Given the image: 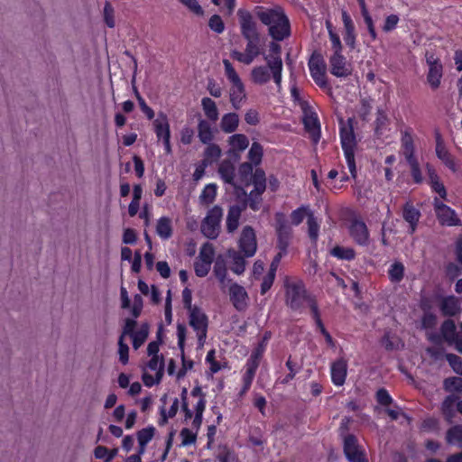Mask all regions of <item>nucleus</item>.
Segmentation results:
<instances>
[{
  "instance_id": "f257e3e1",
  "label": "nucleus",
  "mask_w": 462,
  "mask_h": 462,
  "mask_svg": "<svg viewBox=\"0 0 462 462\" xmlns=\"http://www.w3.org/2000/svg\"><path fill=\"white\" fill-rule=\"evenodd\" d=\"M257 17L269 26V34L276 41H282L290 35V23L280 8L264 9L257 7Z\"/></svg>"
},
{
  "instance_id": "f03ea898",
  "label": "nucleus",
  "mask_w": 462,
  "mask_h": 462,
  "mask_svg": "<svg viewBox=\"0 0 462 462\" xmlns=\"http://www.w3.org/2000/svg\"><path fill=\"white\" fill-rule=\"evenodd\" d=\"M315 300L307 294L302 282H291L286 284V303L292 310H300L305 304L310 307V301Z\"/></svg>"
},
{
  "instance_id": "7ed1b4c3",
  "label": "nucleus",
  "mask_w": 462,
  "mask_h": 462,
  "mask_svg": "<svg viewBox=\"0 0 462 462\" xmlns=\"http://www.w3.org/2000/svg\"><path fill=\"white\" fill-rule=\"evenodd\" d=\"M340 139L341 144L344 151V154L346 160V163L349 171L353 178L356 177V168L355 162V146H356V136L353 131V127L344 126L340 129Z\"/></svg>"
},
{
  "instance_id": "20e7f679",
  "label": "nucleus",
  "mask_w": 462,
  "mask_h": 462,
  "mask_svg": "<svg viewBox=\"0 0 462 462\" xmlns=\"http://www.w3.org/2000/svg\"><path fill=\"white\" fill-rule=\"evenodd\" d=\"M222 217L223 209L219 206H215L208 210L201 224V232L206 237L216 239L218 236Z\"/></svg>"
},
{
  "instance_id": "39448f33",
  "label": "nucleus",
  "mask_w": 462,
  "mask_h": 462,
  "mask_svg": "<svg viewBox=\"0 0 462 462\" xmlns=\"http://www.w3.org/2000/svg\"><path fill=\"white\" fill-rule=\"evenodd\" d=\"M188 311L189 326L196 331L199 346L202 347L207 338L208 326V317L199 307H195Z\"/></svg>"
},
{
  "instance_id": "423d86ee",
  "label": "nucleus",
  "mask_w": 462,
  "mask_h": 462,
  "mask_svg": "<svg viewBox=\"0 0 462 462\" xmlns=\"http://www.w3.org/2000/svg\"><path fill=\"white\" fill-rule=\"evenodd\" d=\"M281 51L282 48L280 44L273 42L270 43V54L263 56L264 60L270 67L273 79L278 88H280L282 86L283 67L282 60L281 57Z\"/></svg>"
},
{
  "instance_id": "0eeeda50",
  "label": "nucleus",
  "mask_w": 462,
  "mask_h": 462,
  "mask_svg": "<svg viewBox=\"0 0 462 462\" xmlns=\"http://www.w3.org/2000/svg\"><path fill=\"white\" fill-rule=\"evenodd\" d=\"M301 108L303 111V125L306 132L309 134L313 143L317 144L321 136L320 124L317 114L306 103L301 102Z\"/></svg>"
},
{
  "instance_id": "6e6552de",
  "label": "nucleus",
  "mask_w": 462,
  "mask_h": 462,
  "mask_svg": "<svg viewBox=\"0 0 462 462\" xmlns=\"http://www.w3.org/2000/svg\"><path fill=\"white\" fill-rule=\"evenodd\" d=\"M433 207L437 218L441 226H457L462 225V222L457 217L456 211L440 201L439 199H434Z\"/></svg>"
},
{
  "instance_id": "1a4fd4ad",
  "label": "nucleus",
  "mask_w": 462,
  "mask_h": 462,
  "mask_svg": "<svg viewBox=\"0 0 462 462\" xmlns=\"http://www.w3.org/2000/svg\"><path fill=\"white\" fill-rule=\"evenodd\" d=\"M426 62L429 66L427 81L432 89H437L440 86L443 76V66L439 58L434 53L427 51L425 54Z\"/></svg>"
},
{
  "instance_id": "9d476101",
  "label": "nucleus",
  "mask_w": 462,
  "mask_h": 462,
  "mask_svg": "<svg viewBox=\"0 0 462 462\" xmlns=\"http://www.w3.org/2000/svg\"><path fill=\"white\" fill-rule=\"evenodd\" d=\"M247 43L245 46V52L234 50L231 51V57L245 65L251 64L256 57L262 54L260 47V39L246 40Z\"/></svg>"
},
{
  "instance_id": "9b49d317",
  "label": "nucleus",
  "mask_w": 462,
  "mask_h": 462,
  "mask_svg": "<svg viewBox=\"0 0 462 462\" xmlns=\"http://www.w3.org/2000/svg\"><path fill=\"white\" fill-rule=\"evenodd\" d=\"M237 14L243 37L245 40L260 39V34L256 28V23L254 21L250 12L239 9Z\"/></svg>"
},
{
  "instance_id": "f8f14e48",
  "label": "nucleus",
  "mask_w": 462,
  "mask_h": 462,
  "mask_svg": "<svg viewBox=\"0 0 462 462\" xmlns=\"http://www.w3.org/2000/svg\"><path fill=\"white\" fill-rule=\"evenodd\" d=\"M239 249L245 257H252L257 250L255 233L250 226L243 228L239 238Z\"/></svg>"
},
{
  "instance_id": "ddd939ff",
  "label": "nucleus",
  "mask_w": 462,
  "mask_h": 462,
  "mask_svg": "<svg viewBox=\"0 0 462 462\" xmlns=\"http://www.w3.org/2000/svg\"><path fill=\"white\" fill-rule=\"evenodd\" d=\"M309 68L314 81L320 87L326 86V64L320 54L313 53L311 55Z\"/></svg>"
},
{
  "instance_id": "4468645a",
  "label": "nucleus",
  "mask_w": 462,
  "mask_h": 462,
  "mask_svg": "<svg viewBox=\"0 0 462 462\" xmlns=\"http://www.w3.org/2000/svg\"><path fill=\"white\" fill-rule=\"evenodd\" d=\"M344 453L349 462H367L356 438L352 434H347L344 438Z\"/></svg>"
},
{
  "instance_id": "2eb2a0df",
  "label": "nucleus",
  "mask_w": 462,
  "mask_h": 462,
  "mask_svg": "<svg viewBox=\"0 0 462 462\" xmlns=\"http://www.w3.org/2000/svg\"><path fill=\"white\" fill-rule=\"evenodd\" d=\"M330 72L337 78H346L352 73L351 65L346 61L342 52L333 53L329 59Z\"/></svg>"
},
{
  "instance_id": "dca6fc26",
  "label": "nucleus",
  "mask_w": 462,
  "mask_h": 462,
  "mask_svg": "<svg viewBox=\"0 0 462 462\" xmlns=\"http://www.w3.org/2000/svg\"><path fill=\"white\" fill-rule=\"evenodd\" d=\"M349 233L353 240L362 246H366L370 242L368 228L365 222L354 219L349 226Z\"/></svg>"
},
{
  "instance_id": "f3484780",
  "label": "nucleus",
  "mask_w": 462,
  "mask_h": 462,
  "mask_svg": "<svg viewBox=\"0 0 462 462\" xmlns=\"http://www.w3.org/2000/svg\"><path fill=\"white\" fill-rule=\"evenodd\" d=\"M229 296L234 307L238 311H243L247 307L248 294L245 288L237 283L229 287Z\"/></svg>"
},
{
  "instance_id": "a211bd4d",
  "label": "nucleus",
  "mask_w": 462,
  "mask_h": 462,
  "mask_svg": "<svg viewBox=\"0 0 462 462\" xmlns=\"http://www.w3.org/2000/svg\"><path fill=\"white\" fill-rule=\"evenodd\" d=\"M218 173L224 182L230 184L237 190H241L242 193L246 196V191L243 189L235 180L236 169L234 164L229 160L223 161L218 167Z\"/></svg>"
},
{
  "instance_id": "6ab92c4d",
  "label": "nucleus",
  "mask_w": 462,
  "mask_h": 462,
  "mask_svg": "<svg viewBox=\"0 0 462 462\" xmlns=\"http://www.w3.org/2000/svg\"><path fill=\"white\" fill-rule=\"evenodd\" d=\"M276 231L278 236L277 246L279 250H283V252H287V248L289 246L290 240L291 237V227L282 217H279L277 218Z\"/></svg>"
},
{
  "instance_id": "aec40b11",
  "label": "nucleus",
  "mask_w": 462,
  "mask_h": 462,
  "mask_svg": "<svg viewBox=\"0 0 462 462\" xmlns=\"http://www.w3.org/2000/svg\"><path fill=\"white\" fill-rule=\"evenodd\" d=\"M439 308L443 316L453 317L461 311V302L453 295L446 296L440 299Z\"/></svg>"
},
{
  "instance_id": "412c9836",
  "label": "nucleus",
  "mask_w": 462,
  "mask_h": 462,
  "mask_svg": "<svg viewBox=\"0 0 462 462\" xmlns=\"http://www.w3.org/2000/svg\"><path fill=\"white\" fill-rule=\"evenodd\" d=\"M347 373V362L339 358L331 365V379L334 384L341 386L345 383Z\"/></svg>"
},
{
  "instance_id": "4be33fe9",
  "label": "nucleus",
  "mask_w": 462,
  "mask_h": 462,
  "mask_svg": "<svg viewBox=\"0 0 462 462\" xmlns=\"http://www.w3.org/2000/svg\"><path fill=\"white\" fill-rule=\"evenodd\" d=\"M153 127L158 141L171 139L170 124L164 113L158 114V117L153 121Z\"/></svg>"
},
{
  "instance_id": "5701e85b",
  "label": "nucleus",
  "mask_w": 462,
  "mask_h": 462,
  "mask_svg": "<svg viewBox=\"0 0 462 462\" xmlns=\"http://www.w3.org/2000/svg\"><path fill=\"white\" fill-rule=\"evenodd\" d=\"M402 217L409 223V233L413 234L420 217V212L411 203L407 202L402 208Z\"/></svg>"
},
{
  "instance_id": "b1692460",
  "label": "nucleus",
  "mask_w": 462,
  "mask_h": 462,
  "mask_svg": "<svg viewBox=\"0 0 462 462\" xmlns=\"http://www.w3.org/2000/svg\"><path fill=\"white\" fill-rule=\"evenodd\" d=\"M230 103L234 109L239 110L246 99L243 82L234 84L229 91Z\"/></svg>"
},
{
  "instance_id": "393cba45",
  "label": "nucleus",
  "mask_w": 462,
  "mask_h": 462,
  "mask_svg": "<svg viewBox=\"0 0 462 462\" xmlns=\"http://www.w3.org/2000/svg\"><path fill=\"white\" fill-rule=\"evenodd\" d=\"M245 204H244L242 206L234 205L229 208L226 217L227 232L233 233L237 229L241 213L244 209H245Z\"/></svg>"
},
{
  "instance_id": "a878e982",
  "label": "nucleus",
  "mask_w": 462,
  "mask_h": 462,
  "mask_svg": "<svg viewBox=\"0 0 462 462\" xmlns=\"http://www.w3.org/2000/svg\"><path fill=\"white\" fill-rule=\"evenodd\" d=\"M251 79L252 81L257 85H264L268 83L271 79H273L269 65L266 63L265 66L261 65L253 68L251 70Z\"/></svg>"
},
{
  "instance_id": "bb28decb",
  "label": "nucleus",
  "mask_w": 462,
  "mask_h": 462,
  "mask_svg": "<svg viewBox=\"0 0 462 462\" xmlns=\"http://www.w3.org/2000/svg\"><path fill=\"white\" fill-rule=\"evenodd\" d=\"M457 402L458 397L451 394L447 396L441 404L442 414L448 423H453Z\"/></svg>"
},
{
  "instance_id": "cd10ccee",
  "label": "nucleus",
  "mask_w": 462,
  "mask_h": 462,
  "mask_svg": "<svg viewBox=\"0 0 462 462\" xmlns=\"http://www.w3.org/2000/svg\"><path fill=\"white\" fill-rule=\"evenodd\" d=\"M227 256L230 259V270L237 275L244 273L245 270V257L236 250H228Z\"/></svg>"
},
{
  "instance_id": "c85d7f7f",
  "label": "nucleus",
  "mask_w": 462,
  "mask_h": 462,
  "mask_svg": "<svg viewBox=\"0 0 462 462\" xmlns=\"http://www.w3.org/2000/svg\"><path fill=\"white\" fill-rule=\"evenodd\" d=\"M239 125V116L236 113L225 114L220 121V128L224 133H234Z\"/></svg>"
},
{
  "instance_id": "c756f323",
  "label": "nucleus",
  "mask_w": 462,
  "mask_h": 462,
  "mask_svg": "<svg viewBox=\"0 0 462 462\" xmlns=\"http://www.w3.org/2000/svg\"><path fill=\"white\" fill-rule=\"evenodd\" d=\"M156 233L162 239L170 238L172 235L171 220L167 217H160L156 225Z\"/></svg>"
},
{
  "instance_id": "7c9ffc66",
  "label": "nucleus",
  "mask_w": 462,
  "mask_h": 462,
  "mask_svg": "<svg viewBox=\"0 0 462 462\" xmlns=\"http://www.w3.org/2000/svg\"><path fill=\"white\" fill-rule=\"evenodd\" d=\"M440 331L443 337L449 345H452L453 342L460 337L456 333V325L451 319H447L442 323Z\"/></svg>"
},
{
  "instance_id": "2f4dec72",
  "label": "nucleus",
  "mask_w": 462,
  "mask_h": 462,
  "mask_svg": "<svg viewBox=\"0 0 462 462\" xmlns=\"http://www.w3.org/2000/svg\"><path fill=\"white\" fill-rule=\"evenodd\" d=\"M201 106L205 116L212 122H216L218 119V109L216 102L209 97H203L201 100Z\"/></svg>"
},
{
  "instance_id": "473e14b6",
  "label": "nucleus",
  "mask_w": 462,
  "mask_h": 462,
  "mask_svg": "<svg viewBox=\"0 0 462 462\" xmlns=\"http://www.w3.org/2000/svg\"><path fill=\"white\" fill-rule=\"evenodd\" d=\"M208 144V145L204 152V159L202 162L205 167L217 162L221 156V149L217 144L210 143Z\"/></svg>"
},
{
  "instance_id": "72a5a7b5",
  "label": "nucleus",
  "mask_w": 462,
  "mask_h": 462,
  "mask_svg": "<svg viewBox=\"0 0 462 462\" xmlns=\"http://www.w3.org/2000/svg\"><path fill=\"white\" fill-rule=\"evenodd\" d=\"M436 153L437 156L445 163V165L450 169L452 171H457L456 163L449 152L447 151L445 146L440 141L437 142L436 145Z\"/></svg>"
},
{
  "instance_id": "f704fd0d",
  "label": "nucleus",
  "mask_w": 462,
  "mask_h": 462,
  "mask_svg": "<svg viewBox=\"0 0 462 462\" xmlns=\"http://www.w3.org/2000/svg\"><path fill=\"white\" fill-rule=\"evenodd\" d=\"M149 335V325L147 323H143L141 325L138 330L135 331L130 337L133 340V347L136 350L138 349L147 339Z\"/></svg>"
},
{
  "instance_id": "c9c22d12",
  "label": "nucleus",
  "mask_w": 462,
  "mask_h": 462,
  "mask_svg": "<svg viewBox=\"0 0 462 462\" xmlns=\"http://www.w3.org/2000/svg\"><path fill=\"white\" fill-rule=\"evenodd\" d=\"M198 136L201 143H209L213 139V133L209 123L200 119L198 125Z\"/></svg>"
},
{
  "instance_id": "e433bc0d",
  "label": "nucleus",
  "mask_w": 462,
  "mask_h": 462,
  "mask_svg": "<svg viewBox=\"0 0 462 462\" xmlns=\"http://www.w3.org/2000/svg\"><path fill=\"white\" fill-rule=\"evenodd\" d=\"M217 196V185L214 183L208 184L199 195V203L208 206L213 203Z\"/></svg>"
},
{
  "instance_id": "4c0bfd02",
  "label": "nucleus",
  "mask_w": 462,
  "mask_h": 462,
  "mask_svg": "<svg viewBox=\"0 0 462 462\" xmlns=\"http://www.w3.org/2000/svg\"><path fill=\"white\" fill-rule=\"evenodd\" d=\"M446 440L450 445L462 447V425H456L448 430Z\"/></svg>"
},
{
  "instance_id": "58836bf2",
  "label": "nucleus",
  "mask_w": 462,
  "mask_h": 462,
  "mask_svg": "<svg viewBox=\"0 0 462 462\" xmlns=\"http://www.w3.org/2000/svg\"><path fill=\"white\" fill-rule=\"evenodd\" d=\"M402 147L403 149V154H404L406 160L415 158L414 157L413 139H412L411 134L407 131L402 133Z\"/></svg>"
},
{
  "instance_id": "ea45409f",
  "label": "nucleus",
  "mask_w": 462,
  "mask_h": 462,
  "mask_svg": "<svg viewBox=\"0 0 462 462\" xmlns=\"http://www.w3.org/2000/svg\"><path fill=\"white\" fill-rule=\"evenodd\" d=\"M228 143L234 150L244 151L249 145L248 138L243 134H236L229 137Z\"/></svg>"
},
{
  "instance_id": "a19ab883",
  "label": "nucleus",
  "mask_w": 462,
  "mask_h": 462,
  "mask_svg": "<svg viewBox=\"0 0 462 462\" xmlns=\"http://www.w3.org/2000/svg\"><path fill=\"white\" fill-rule=\"evenodd\" d=\"M331 255L339 260H353L356 256L354 249L337 245L330 251Z\"/></svg>"
},
{
  "instance_id": "79ce46f5",
  "label": "nucleus",
  "mask_w": 462,
  "mask_h": 462,
  "mask_svg": "<svg viewBox=\"0 0 462 462\" xmlns=\"http://www.w3.org/2000/svg\"><path fill=\"white\" fill-rule=\"evenodd\" d=\"M240 182L249 185V181L253 175V164L250 162H243L238 169Z\"/></svg>"
},
{
  "instance_id": "37998d69",
  "label": "nucleus",
  "mask_w": 462,
  "mask_h": 462,
  "mask_svg": "<svg viewBox=\"0 0 462 462\" xmlns=\"http://www.w3.org/2000/svg\"><path fill=\"white\" fill-rule=\"evenodd\" d=\"M308 233L310 238L316 242L319 237V225L317 221V218L314 217L313 213L308 214Z\"/></svg>"
},
{
  "instance_id": "c03bdc74",
  "label": "nucleus",
  "mask_w": 462,
  "mask_h": 462,
  "mask_svg": "<svg viewBox=\"0 0 462 462\" xmlns=\"http://www.w3.org/2000/svg\"><path fill=\"white\" fill-rule=\"evenodd\" d=\"M263 157V147L259 143H253L248 152V158L251 161L250 163L258 165Z\"/></svg>"
},
{
  "instance_id": "a18cd8bd",
  "label": "nucleus",
  "mask_w": 462,
  "mask_h": 462,
  "mask_svg": "<svg viewBox=\"0 0 462 462\" xmlns=\"http://www.w3.org/2000/svg\"><path fill=\"white\" fill-rule=\"evenodd\" d=\"M388 274L392 282H401L404 274L403 264L400 262L393 263L389 269Z\"/></svg>"
},
{
  "instance_id": "49530a36",
  "label": "nucleus",
  "mask_w": 462,
  "mask_h": 462,
  "mask_svg": "<svg viewBox=\"0 0 462 462\" xmlns=\"http://www.w3.org/2000/svg\"><path fill=\"white\" fill-rule=\"evenodd\" d=\"M214 254L215 252L212 245L207 243L201 246L199 254V259L201 262L211 264L214 260Z\"/></svg>"
},
{
  "instance_id": "de8ad7c7",
  "label": "nucleus",
  "mask_w": 462,
  "mask_h": 462,
  "mask_svg": "<svg viewBox=\"0 0 462 462\" xmlns=\"http://www.w3.org/2000/svg\"><path fill=\"white\" fill-rule=\"evenodd\" d=\"M225 74L232 85L242 82L232 63L228 60H223Z\"/></svg>"
},
{
  "instance_id": "09e8293b",
  "label": "nucleus",
  "mask_w": 462,
  "mask_h": 462,
  "mask_svg": "<svg viewBox=\"0 0 462 462\" xmlns=\"http://www.w3.org/2000/svg\"><path fill=\"white\" fill-rule=\"evenodd\" d=\"M104 22L109 28H114L115 22V9L109 2H106L103 10Z\"/></svg>"
},
{
  "instance_id": "8fccbe9b",
  "label": "nucleus",
  "mask_w": 462,
  "mask_h": 462,
  "mask_svg": "<svg viewBox=\"0 0 462 462\" xmlns=\"http://www.w3.org/2000/svg\"><path fill=\"white\" fill-rule=\"evenodd\" d=\"M154 433H155V428L152 426H149L147 428L142 429L136 434L138 444H148L153 438Z\"/></svg>"
},
{
  "instance_id": "3c124183",
  "label": "nucleus",
  "mask_w": 462,
  "mask_h": 462,
  "mask_svg": "<svg viewBox=\"0 0 462 462\" xmlns=\"http://www.w3.org/2000/svg\"><path fill=\"white\" fill-rule=\"evenodd\" d=\"M388 117L387 116L385 115V113L381 110V109H378L377 110V116H376V119H375V128H374V131H375V134L377 135H381L383 134V131L385 129L386 125H388Z\"/></svg>"
},
{
  "instance_id": "603ef678",
  "label": "nucleus",
  "mask_w": 462,
  "mask_h": 462,
  "mask_svg": "<svg viewBox=\"0 0 462 462\" xmlns=\"http://www.w3.org/2000/svg\"><path fill=\"white\" fill-rule=\"evenodd\" d=\"M217 457L219 462H234L236 459V455L226 446H219L217 448Z\"/></svg>"
},
{
  "instance_id": "864d4df0",
  "label": "nucleus",
  "mask_w": 462,
  "mask_h": 462,
  "mask_svg": "<svg viewBox=\"0 0 462 462\" xmlns=\"http://www.w3.org/2000/svg\"><path fill=\"white\" fill-rule=\"evenodd\" d=\"M444 388L448 392H462V378L454 376L445 379Z\"/></svg>"
},
{
  "instance_id": "5fc2aeb1",
  "label": "nucleus",
  "mask_w": 462,
  "mask_h": 462,
  "mask_svg": "<svg viewBox=\"0 0 462 462\" xmlns=\"http://www.w3.org/2000/svg\"><path fill=\"white\" fill-rule=\"evenodd\" d=\"M312 213L308 209V207L302 206L293 210L291 214V222L293 225H300L305 217H308V214Z\"/></svg>"
},
{
  "instance_id": "6e6d98bb",
  "label": "nucleus",
  "mask_w": 462,
  "mask_h": 462,
  "mask_svg": "<svg viewBox=\"0 0 462 462\" xmlns=\"http://www.w3.org/2000/svg\"><path fill=\"white\" fill-rule=\"evenodd\" d=\"M445 357L453 371L462 375V358L455 354H446Z\"/></svg>"
},
{
  "instance_id": "4d7b16f0",
  "label": "nucleus",
  "mask_w": 462,
  "mask_h": 462,
  "mask_svg": "<svg viewBox=\"0 0 462 462\" xmlns=\"http://www.w3.org/2000/svg\"><path fill=\"white\" fill-rule=\"evenodd\" d=\"M180 436L181 438L182 446H189L191 444H194L197 439V432H193L188 428H183L180 430Z\"/></svg>"
},
{
  "instance_id": "13d9d810",
  "label": "nucleus",
  "mask_w": 462,
  "mask_h": 462,
  "mask_svg": "<svg viewBox=\"0 0 462 462\" xmlns=\"http://www.w3.org/2000/svg\"><path fill=\"white\" fill-rule=\"evenodd\" d=\"M129 346L126 343H125V338L123 337H119L118 338V355L119 360L123 365H126L129 360L128 356Z\"/></svg>"
},
{
  "instance_id": "bf43d9fd",
  "label": "nucleus",
  "mask_w": 462,
  "mask_h": 462,
  "mask_svg": "<svg viewBox=\"0 0 462 462\" xmlns=\"http://www.w3.org/2000/svg\"><path fill=\"white\" fill-rule=\"evenodd\" d=\"M407 162L411 167V176L414 181L420 183L422 181V176L416 158L408 159Z\"/></svg>"
},
{
  "instance_id": "052dcab7",
  "label": "nucleus",
  "mask_w": 462,
  "mask_h": 462,
  "mask_svg": "<svg viewBox=\"0 0 462 462\" xmlns=\"http://www.w3.org/2000/svg\"><path fill=\"white\" fill-rule=\"evenodd\" d=\"M208 26L210 29L217 33L223 32L225 29L224 23L221 17L217 14L212 15L208 22Z\"/></svg>"
},
{
  "instance_id": "680f3d73",
  "label": "nucleus",
  "mask_w": 462,
  "mask_h": 462,
  "mask_svg": "<svg viewBox=\"0 0 462 462\" xmlns=\"http://www.w3.org/2000/svg\"><path fill=\"white\" fill-rule=\"evenodd\" d=\"M136 320L135 319H125V325L123 327V330H122V333L120 335V337H123V338H125V337L126 336H131L133 335L134 333H135L134 331V328L136 327Z\"/></svg>"
},
{
  "instance_id": "e2e57ef3",
  "label": "nucleus",
  "mask_w": 462,
  "mask_h": 462,
  "mask_svg": "<svg viewBox=\"0 0 462 462\" xmlns=\"http://www.w3.org/2000/svg\"><path fill=\"white\" fill-rule=\"evenodd\" d=\"M162 377V368L159 369V371L156 373V378H154L152 375L147 374V373H144L142 376V379H143V383L147 386V387H152V385L156 384V383H159Z\"/></svg>"
},
{
  "instance_id": "0e129e2a",
  "label": "nucleus",
  "mask_w": 462,
  "mask_h": 462,
  "mask_svg": "<svg viewBox=\"0 0 462 462\" xmlns=\"http://www.w3.org/2000/svg\"><path fill=\"white\" fill-rule=\"evenodd\" d=\"M342 21L344 23L345 30L344 34L356 33L355 24L353 23L352 18L350 17L346 11L342 12Z\"/></svg>"
},
{
  "instance_id": "69168bd1",
  "label": "nucleus",
  "mask_w": 462,
  "mask_h": 462,
  "mask_svg": "<svg viewBox=\"0 0 462 462\" xmlns=\"http://www.w3.org/2000/svg\"><path fill=\"white\" fill-rule=\"evenodd\" d=\"M399 16L396 14H390L385 18L383 30L385 32H389L394 30L399 23Z\"/></svg>"
},
{
  "instance_id": "338daca9",
  "label": "nucleus",
  "mask_w": 462,
  "mask_h": 462,
  "mask_svg": "<svg viewBox=\"0 0 462 462\" xmlns=\"http://www.w3.org/2000/svg\"><path fill=\"white\" fill-rule=\"evenodd\" d=\"M275 273L269 271L268 273L264 276L263 282L261 284V293L265 294L272 287L273 281L275 279Z\"/></svg>"
},
{
  "instance_id": "774afa93",
  "label": "nucleus",
  "mask_w": 462,
  "mask_h": 462,
  "mask_svg": "<svg viewBox=\"0 0 462 462\" xmlns=\"http://www.w3.org/2000/svg\"><path fill=\"white\" fill-rule=\"evenodd\" d=\"M376 400L377 402L383 406H387L392 403L393 399L390 396L389 393L384 389L381 388L376 393Z\"/></svg>"
}]
</instances>
